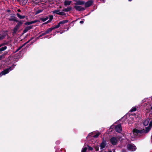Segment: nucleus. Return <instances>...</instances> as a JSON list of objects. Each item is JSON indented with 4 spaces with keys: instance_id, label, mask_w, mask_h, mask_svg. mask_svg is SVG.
Segmentation results:
<instances>
[{
    "instance_id": "obj_1",
    "label": "nucleus",
    "mask_w": 152,
    "mask_h": 152,
    "mask_svg": "<svg viewBox=\"0 0 152 152\" xmlns=\"http://www.w3.org/2000/svg\"><path fill=\"white\" fill-rule=\"evenodd\" d=\"M152 127V120L150 122L149 126L148 127H146L145 130H142L140 131L134 129L133 130L132 132L130 133V135L131 138V139L132 140H133L137 136L141 133L145 132L147 133L151 129Z\"/></svg>"
},
{
    "instance_id": "obj_2",
    "label": "nucleus",
    "mask_w": 152,
    "mask_h": 152,
    "mask_svg": "<svg viewBox=\"0 0 152 152\" xmlns=\"http://www.w3.org/2000/svg\"><path fill=\"white\" fill-rule=\"evenodd\" d=\"M14 68V66L11 67L9 68V69H6L4 70L3 71H2L0 74V75L1 76L3 75H5L6 74L9 73L10 71L12 70L13 68Z\"/></svg>"
},
{
    "instance_id": "obj_3",
    "label": "nucleus",
    "mask_w": 152,
    "mask_h": 152,
    "mask_svg": "<svg viewBox=\"0 0 152 152\" xmlns=\"http://www.w3.org/2000/svg\"><path fill=\"white\" fill-rule=\"evenodd\" d=\"M128 149L131 151H134L136 149V148L134 144H129L127 145Z\"/></svg>"
},
{
    "instance_id": "obj_4",
    "label": "nucleus",
    "mask_w": 152,
    "mask_h": 152,
    "mask_svg": "<svg viewBox=\"0 0 152 152\" xmlns=\"http://www.w3.org/2000/svg\"><path fill=\"white\" fill-rule=\"evenodd\" d=\"M115 129L116 131L120 133L122 130V128L120 124H119L115 126Z\"/></svg>"
},
{
    "instance_id": "obj_5",
    "label": "nucleus",
    "mask_w": 152,
    "mask_h": 152,
    "mask_svg": "<svg viewBox=\"0 0 152 152\" xmlns=\"http://www.w3.org/2000/svg\"><path fill=\"white\" fill-rule=\"evenodd\" d=\"M53 13H55L56 14L59 15H64V13L63 12H60V10H55L52 11Z\"/></svg>"
},
{
    "instance_id": "obj_6",
    "label": "nucleus",
    "mask_w": 152,
    "mask_h": 152,
    "mask_svg": "<svg viewBox=\"0 0 152 152\" xmlns=\"http://www.w3.org/2000/svg\"><path fill=\"white\" fill-rule=\"evenodd\" d=\"M110 142L113 145H115L116 144L117 142V139L114 137H113L110 139Z\"/></svg>"
},
{
    "instance_id": "obj_7",
    "label": "nucleus",
    "mask_w": 152,
    "mask_h": 152,
    "mask_svg": "<svg viewBox=\"0 0 152 152\" xmlns=\"http://www.w3.org/2000/svg\"><path fill=\"white\" fill-rule=\"evenodd\" d=\"M74 8L76 10L79 11H83L85 9L83 7L79 6H75L74 7Z\"/></svg>"
},
{
    "instance_id": "obj_8",
    "label": "nucleus",
    "mask_w": 152,
    "mask_h": 152,
    "mask_svg": "<svg viewBox=\"0 0 152 152\" xmlns=\"http://www.w3.org/2000/svg\"><path fill=\"white\" fill-rule=\"evenodd\" d=\"M93 1L92 0L88 1L85 3V7H87L91 6L93 4Z\"/></svg>"
},
{
    "instance_id": "obj_9",
    "label": "nucleus",
    "mask_w": 152,
    "mask_h": 152,
    "mask_svg": "<svg viewBox=\"0 0 152 152\" xmlns=\"http://www.w3.org/2000/svg\"><path fill=\"white\" fill-rule=\"evenodd\" d=\"M106 145V142L104 140H103L100 145V149H102L104 148Z\"/></svg>"
},
{
    "instance_id": "obj_10",
    "label": "nucleus",
    "mask_w": 152,
    "mask_h": 152,
    "mask_svg": "<svg viewBox=\"0 0 152 152\" xmlns=\"http://www.w3.org/2000/svg\"><path fill=\"white\" fill-rule=\"evenodd\" d=\"M19 29V28L18 27V26H15L13 30L12 34L13 35H14L16 34Z\"/></svg>"
},
{
    "instance_id": "obj_11",
    "label": "nucleus",
    "mask_w": 152,
    "mask_h": 152,
    "mask_svg": "<svg viewBox=\"0 0 152 152\" xmlns=\"http://www.w3.org/2000/svg\"><path fill=\"white\" fill-rule=\"evenodd\" d=\"M9 20L10 21L18 22L16 19L15 17L13 16H12L9 18Z\"/></svg>"
},
{
    "instance_id": "obj_12",
    "label": "nucleus",
    "mask_w": 152,
    "mask_h": 152,
    "mask_svg": "<svg viewBox=\"0 0 152 152\" xmlns=\"http://www.w3.org/2000/svg\"><path fill=\"white\" fill-rule=\"evenodd\" d=\"M150 119L149 118H147L143 122V124L145 126H147L150 121Z\"/></svg>"
},
{
    "instance_id": "obj_13",
    "label": "nucleus",
    "mask_w": 152,
    "mask_h": 152,
    "mask_svg": "<svg viewBox=\"0 0 152 152\" xmlns=\"http://www.w3.org/2000/svg\"><path fill=\"white\" fill-rule=\"evenodd\" d=\"M71 2V1H69L67 0H65L64 2V5L65 6L69 5Z\"/></svg>"
},
{
    "instance_id": "obj_14",
    "label": "nucleus",
    "mask_w": 152,
    "mask_h": 152,
    "mask_svg": "<svg viewBox=\"0 0 152 152\" xmlns=\"http://www.w3.org/2000/svg\"><path fill=\"white\" fill-rule=\"evenodd\" d=\"M53 30V28L52 27L49 28L45 31V33L46 34H48L51 32Z\"/></svg>"
},
{
    "instance_id": "obj_15",
    "label": "nucleus",
    "mask_w": 152,
    "mask_h": 152,
    "mask_svg": "<svg viewBox=\"0 0 152 152\" xmlns=\"http://www.w3.org/2000/svg\"><path fill=\"white\" fill-rule=\"evenodd\" d=\"M31 28V26H28L25 28L23 31V32L24 33H26L27 32L28 30L30 29Z\"/></svg>"
},
{
    "instance_id": "obj_16",
    "label": "nucleus",
    "mask_w": 152,
    "mask_h": 152,
    "mask_svg": "<svg viewBox=\"0 0 152 152\" xmlns=\"http://www.w3.org/2000/svg\"><path fill=\"white\" fill-rule=\"evenodd\" d=\"M72 8L70 7H68L67 8L64 9L63 10V11L65 12H68L71 10Z\"/></svg>"
},
{
    "instance_id": "obj_17",
    "label": "nucleus",
    "mask_w": 152,
    "mask_h": 152,
    "mask_svg": "<svg viewBox=\"0 0 152 152\" xmlns=\"http://www.w3.org/2000/svg\"><path fill=\"white\" fill-rule=\"evenodd\" d=\"M32 39H31L29 40L28 42H26L24 44H23V45H22V46H21L20 47L16 50V52H17L18 51V50H19L22 48L23 46H24L28 42H29Z\"/></svg>"
},
{
    "instance_id": "obj_18",
    "label": "nucleus",
    "mask_w": 152,
    "mask_h": 152,
    "mask_svg": "<svg viewBox=\"0 0 152 152\" xmlns=\"http://www.w3.org/2000/svg\"><path fill=\"white\" fill-rule=\"evenodd\" d=\"M85 4V2L83 1H78L77 2V4L78 5H82Z\"/></svg>"
},
{
    "instance_id": "obj_19",
    "label": "nucleus",
    "mask_w": 152,
    "mask_h": 152,
    "mask_svg": "<svg viewBox=\"0 0 152 152\" xmlns=\"http://www.w3.org/2000/svg\"><path fill=\"white\" fill-rule=\"evenodd\" d=\"M18 17L20 18V19H22L24 18L25 16L24 15H21L18 13L17 14Z\"/></svg>"
},
{
    "instance_id": "obj_20",
    "label": "nucleus",
    "mask_w": 152,
    "mask_h": 152,
    "mask_svg": "<svg viewBox=\"0 0 152 152\" xmlns=\"http://www.w3.org/2000/svg\"><path fill=\"white\" fill-rule=\"evenodd\" d=\"M46 34H45V32L44 33H42L41 35H40L39 37H37L36 39H35V41H37V40L38 39H39V38L40 37H42V36H44V35H45Z\"/></svg>"
},
{
    "instance_id": "obj_21",
    "label": "nucleus",
    "mask_w": 152,
    "mask_h": 152,
    "mask_svg": "<svg viewBox=\"0 0 152 152\" xmlns=\"http://www.w3.org/2000/svg\"><path fill=\"white\" fill-rule=\"evenodd\" d=\"M68 22V21L67 20H63L61 21L60 22H59V24L60 25L61 24H64L65 23H67Z\"/></svg>"
},
{
    "instance_id": "obj_22",
    "label": "nucleus",
    "mask_w": 152,
    "mask_h": 152,
    "mask_svg": "<svg viewBox=\"0 0 152 152\" xmlns=\"http://www.w3.org/2000/svg\"><path fill=\"white\" fill-rule=\"evenodd\" d=\"M49 18L48 17H46L45 18H42V21L43 22H44L47 20Z\"/></svg>"
},
{
    "instance_id": "obj_23",
    "label": "nucleus",
    "mask_w": 152,
    "mask_h": 152,
    "mask_svg": "<svg viewBox=\"0 0 152 152\" xmlns=\"http://www.w3.org/2000/svg\"><path fill=\"white\" fill-rule=\"evenodd\" d=\"M60 24H59V23L56 26L54 27H52V28H53V29H55V28H58L60 27Z\"/></svg>"
},
{
    "instance_id": "obj_24",
    "label": "nucleus",
    "mask_w": 152,
    "mask_h": 152,
    "mask_svg": "<svg viewBox=\"0 0 152 152\" xmlns=\"http://www.w3.org/2000/svg\"><path fill=\"white\" fill-rule=\"evenodd\" d=\"M22 23H23L20 21L18 22V23L16 26H18V27L19 28V27L22 25Z\"/></svg>"
},
{
    "instance_id": "obj_25",
    "label": "nucleus",
    "mask_w": 152,
    "mask_h": 152,
    "mask_svg": "<svg viewBox=\"0 0 152 152\" xmlns=\"http://www.w3.org/2000/svg\"><path fill=\"white\" fill-rule=\"evenodd\" d=\"M5 35H3L1 34H0V40H1L3 39L5 37Z\"/></svg>"
},
{
    "instance_id": "obj_26",
    "label": "nucleus",
    "mask_w": 152,
    "mask_h": 152,
    "mask_svg": "<svg viewBox=\"0 0 152 152\" xmlns=\"http://www.w3.org/2000/svg\"><path fill=\"white\" fill-rule=\"evenodd\" d=\"M53 17L52 15H50L49 16V20H48V22H50L51 20H52L53 19Z\"/></svg>"
},
{
    "instance_id": "obj_27",
    "label": "nucleus",
    "mask_w": 152,
    "mask_h": 152,
    "mask_svg": "<svg viewBox=\"0 0 152 152\" xmlns=\"http://www.w3.org/2000/svg\"><path fill=\"white\" fill-rule=\"evenodd\" d=\"M137 108L135 107H133L132 109L130 111L131 112H133L136 111Z\"/></svg>"
},
{
    "instance_id": "obj_28",
    "label": "nucleus",
    "mask_w": 152,
    "mask_h": 152,
    "mask_svg": "<svg viewBox=\"0 0 152 152\" xmlns=\"http://www.w3.org/2000/svg\"><path fill=\"white\" fill-rule=\"evenodd\" d=\"M94 148L96 151H98L99 150V146L98 145L94 146Z\"/></svg>"
},
{
    "instance_id": "obj_29",
    "label": "nucleus",
    "mask_w": 152,
    "mask_h": 152,
    "mask_svg": "<svg viewBox=\"0 0 152 152\" xmlns=\"http://www.w3.org/2000/svg\"><path fill=\"white\" fill-rule=\"evenodd\" d=\"M33 23H34V22H32H32H26L25 23V24L26 25H28L31 24Z\"/></svg>"
},
{
    "instance_id": "obj_30",
    "label": "nucleus",
    "mask_w": 152,
    "mask_h": 152,
    "mask_svg": "<svg viewBox=\"0 0 152 152\" xmlns=\"http://www.w3.org/2000/svg\"><path fill=\"white\" fill-rule=\"evenodd\" d=\"M99 133H97L95 135H93V137H97L99 135Z\"/></svg>"
},
{
    "instance_id": "obj_31",
    "label": "nucleus",
    "mask_w": 152,
    "mask_h": 152,
    "mask_svg": "<svg viewBox=\"0 0 152 152\" xmlns=\"http://www.w3.org/2000/svg\"><path fill=\"white\" fill-rule=\"evenodd\" d=\"M87 150L86 147L83 148L82 150V152H85Z\"/></svg>"
},
{
    "instance_id": "obj_32",
    "label": "nucleus",
    "mask_w": 152,
    "mask_h": 152,
    "mask_svg": "<svg viewBox=\"0 0 152 152\" xmlns=\"http://www.w3.org/2000/svg\"><path fill=\"white\" fill-rule=\"evenodd\" d=\"M42 11V10H38L36 12V14H37L40 12H41Z\"/></svg>"
},
{
    "instance_id": "obj_33",
    "label": "nucleus",
    "mask_w": 152,
    "mask_h": 152,
    "mask_svg": "<svg viewBox=\"0 0 152 152\" xmlns=\"http://www.w3.org/2000/svg\"><path fill=\"white\" fill-rule=\"evenodd\" d=\"M88 149L89 150H91V151L92 150L93 148L92 147H90L89 146H88Z\"/></svg>"
},
{
    "instance_id": "obj_34",
    "label": "nucleus",
    "mask_w": 152,
    "mask_h": 152,
    "mask_svg": "<svg viewBox=\"0 0 152 152\" xmlns=\"http://www.w3.org/2000/svg\"><path fill=\"white\" fill-rule=\"evenodd\" d=\"M4 55H1L0 56V59H1V58H2L4 57Z\"/></svg>"
},
{
    "instance_id": "obj_35",
    "label": "nucleus",
    "mask_w": 152,
    "mask_h": 152,
    "mask_svg": "<svg viewBox=\"0 0 152 152\" xmlns=\"http://www.w3.org/2000/svg\"><path fill=\"white\" fill-rule=\"evenodd\" d=\"M60 143V142L59 141H57L56 142V143L57 144H58Z\"/></svg>"
},
{
    "instance_id": "obj_36",
    "label": "nucleus",
    "mask_w": 152,
    "mask_h": 152,
    "mask_svg": "<svg viewBox=\"0 0 152 152\" xmlns=\"http://www.w3.org/2000/svg\"><path fill=\"white\" fill-rule=\"evenodd\" d=\"M83 22H84L83 21H80V24H82L83 23Z\"/></svg>"
},
{
    "instance_id": "obj_37",
    "label": "nucleus",
    "mask_w": 152,
    "mask_h": 152,
    "mask_svg": "<svg viewBox=\"0 0 152 152\" xmlns=\"http://www.w3.org/2000/svg\"><path fill=\"white\" fill-rule=\"evenodd\" d=\"M122 152H126V151L125 150L123 149L122 151Z\"/></svg>"
},
{
    "instance_id": "obj_38",
    "label": "nucleus",
    "mask_w": 152,
    "mask_h": 152,
    "mask_svg": "<svg viewBox=\"0 0 152 152\" xmlns=\"http://www.w3.org/2000/svg\"><path fill=\"white\" fill-rule=\"evenodd\" d=\"M18 11L19 12H20V10H18Z\"/></svg>"
},
{
    "instance_id": "obj_39",
    "label": "nucleus",
    "mask_w": 152,
    "mask_h": 152,
    "mask_svg": "<svg viewBox=\"0 0 152 152\" xmlns=\"http://www.w3.org/2000/svg\"><path fill=\"white\" fill-rule=\"evenodd\" d=\"M132 1V0H129V1Z\"/></svg>"
},
{
    "instance_id": "obj_40",
    "label": "nucleus",
    "mask_w": 152,
    "mask_h": 152,
    "mask_svg": "<svg viewBox=\"0 0 152 152\" xmlns=\"http://www.w3.org/2000/svg\"><path fill=\"white\" fill-rule=\"evenodd\" d=\"M101 152H106V151H103V152L101 151Z\"/></svg>"
},
{
    "instance_id": "obj_41",
    "label": "nucleus",
    "mask_w": 152,
    "mask_h": 152,
    "mask_svg": "<svg viewBox=\"0 0 152 152\" xmlns=\"http://www.w3.org/2000/svg\"><path fill=\"white\" fill-rule=\"evenodd\" d=\"M112 152V151H109V152Z\"/></svg>"
},
{
    "instance_id": "obj_42",
    "label": "nucleus",
    "mask_w": 152,
    "mask_h": 152,
    "mask_svg": "<svg viewBox=\"0 0 152 152\" xmlns=\"http://www.w3.org/2000/svg\"><path fill=\"white\" fill-rule=\"evenodd\" d=\"M151 109L152 110V106L151 107Z\"/></svg>"
},
{
    "instance_id": "obj_43",
    "label": "nucleus",
    "mask_w": 152,
    "mask_h": 152,
    "mask_svg": "<svg viewBox=\"0 0 152 152\" xmlns=\"http://www.w3.org/2000/svg\"><path fill=\"white\" fill-rule=\"evenodd\" d=\"M45 38H48V36H47V37H45Z\"/></svg>"
},
{
    "instance_id": "obj_44",
    "label": "nucleus",
    "mask_w": 152,
    "mask_h": 152,
    "mask_svg": "<svg viewBox=\"0 0 152 152\" xmlns=\"http://www.w3.org/2000/svg\"><path fill=\"white\" fill-rule=\"evenodd\" d=\"M113 152H115V151H113Z\"/></svg>"
},
{
    "instance_id": "obj_45",
    "label": "nucleus",
    "mask_w": 152,
    "mask_h": 152,
    "mask_svg": "<svg viewBox=\"0 0 152 152\" xmlns=\"http://www.w3.org/2000/svg\"><path fill=\"white\" fill-rule=\"evenodd\" d=\"M18 1H20V0H17Z\"/></svg>"
}]
</instances>
